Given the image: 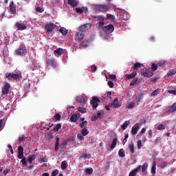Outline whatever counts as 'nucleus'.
<instances>
[{"mask_svg": "<svg viewBox=\"0 0 176 176\" xmlns=\"http://www.w3.org/2000/svg\"><path fill=\"white\" fill-rule=\"evenodd\" d=\"M88 28H91V23H85L84 25H82L81 26H80L78 28V31L80 32H85V31H86V30H87Z\"/></svg>", "mask_w": 176, "mask_h": 176, "instance_id": "obj_6", "label": "nucleus"}, {"mask_svg": "<svg viewBox=\"0 0 176 176\" xmlns=\"http://www.w3.org/2000/svg\"><path fill=\"white\" fill-rule=\"evenodd\" d=\"M35 158H36L35 155H31L29 156L28 162H29L30 164H32V162H34V160H35Z\"/></svg>", "mask_w": 176, "mask_h": 176, "instance_id": "obj_34", "label": "nucleus"}, {"mask_svg": "<svg viewBox=\"0 0 176 176\" xmlns=\"http://www.w3.org/2000/svg\"><path fill=\"white\" fill-rule=\"evenodd\" d=\"M82 159H90V157H89V154L83 153L80 156V160H82Z\"/></svg>", "mask_w": 176, "mask_h": 176, "instance_id": "obj_40", "label": "nucleus"}, {"mask_svg": "<svg viewBox=\"0 0 176 176\" xmlns=\"http://www.w3.org/2000/svg\"><path fill=\"white\" fill-rule=\"evenodd\" d=\"M157 64L156 63H153L151 65V70L154 72L155 71H156V69H157Z\"/></svg>", "mask_w": 176, "mask_h": 176, "instance_id": "obj_51", "label": "nucleus"}, {"mask_svg": "<svg viewBox=\"0 0 176 176\" xmlns=\"http://www.w3.org/2000/svg\"><path fill=\"white\" fill-rule=\"evenodd\" d=\"M47 65L48 67H52V68H57V66L58 64L56 61V59L54 58H48L46 59Z\"/></svg>", "mask_w": 176, "mask_h": 176, "instance_id": "obj_2", "label": "nucleus"}, {"mask_svg": "<svg viewBox=\"0 0 176 176\" xmlns=\"http://www.w3.org/2000/svg\"><path fill=\"white\" fill-rule=\"evenodd\" d=\"M85 172L87 173V174H89L90 175L93 174V168H88L86 169Z\"/></svg>", "mask_w": 176, "mask_h": 176, "instance_id": "obj_57", "label": "nucleus"}, {"mask_svg": "<svg viewBox=\"0 0 176 176\" xmlns=\"http://www.w3.org/2000/svg\"><path fill=\"white\" fill-rule=\"evenodd\" d=\"M168 164V163L167 162H162L160 164V167L161 168H164V167H166Z\"/></svg>", "mask_w": 176, "mask_h": 176, "instance_id": "obj_56", "label": "nucleus"}, {"mask_svg": "<svg viewBox=\"0 0 176 176\" xmlns=\"http://www.w3.org/2000/svg\"><path fill=\"white\" fill-rule=\"evenodd\" d=\"M61 129V124H60V123H58V124H57L55 126H54V131H55V132H57V131H58V130H60Z\"/></svg>", "mask_w": 176, "mask_h": 176, "instance_id": "obj_48", "label": "nucleus"}, {"mask_svg": "<svg viewBox=\"0 0 176 176\" xmlns=\"http://www.w3.org/2000/svg\"><path fill=\"white\" fill-rule=\"evenodd\" d=\"M15 27L19 31H23V30H27V26L24 23H21L20 22H16L15 23Z\"/></svg>", "mask_w": 176, "mask_h": 176, "instance_id": "obj_12", "label": "nucleus"}, {"mask_svg": "<svg viewBox=\"0 0 176 176\" xmlns=\"http://www.w3.org/2000/svg\"><path fill=\"white\" fill-rule=\"evenodd\" d=\"M76 101H78L79 104H81L82 105H83V104H86V100L83 96H77Z\"/></svg>", "mask_w": 176, "mask_h": 176, "instance_id": "obj_23", "label": "nucleus"}, {"mask_svg": "<svg viewBox=\"0 0 176 176\" xmlns=\"http://www.w3.org/2000/svg\"><path fill=\"white\" fill-rule=\"evenodd\" d=\"M96 9L99 12H108L109 7L107 5L98 4L96 6Z\"/></svg>", "mask_w": 176, "mask_h": 176, "instance_id": "obj_5", "label": "nucleus"}, {"mask_svg": "<svg viewBox=\"0 0 176 176\" xmlns=\"http://www.w3.org/2000/svg\"><path fill=\"white\" fill-rule=\"evenodd\" d=\"M148 166H149V164H148V162H145L142 164V166H141L142 173H145V170L148 169Z\"/></svg>", "mask_w": 176, "mask_h": 176, "instance_id": "obj_31", "label": "nucleus"}, {"mask_svg": "<svg viewBox=\"0 0 176 176\" xmlns=\"http://www.w3.org/2000/svg\"><path fill=\"white\" fill-rule=\"evenodd\" d=\"M109 78H110V79H111V80L116 81V75H115V74H110L109 75Z\"/></svg>", "mask_w": 176, "mask_h": 176, "instance_id": "obj_63", "label": "nucleus"}, {"mask_svg": "<svg viewBox=\"0 0 176 176\" xmlns=\"http://www.w3.org/2000/svg\"><path fill=\"white\" fill-rule=\"evenodd\" d=\"M114 30H115V28L113 27V25H111V24L102 27V31L106 32V34H112Z\"/></svg>", "mask_w": 176, "mask_h": 176, "instance_id": "obj_4", "label": "nucleus"}, {"mask_svg": "<svg viewBox=\"0 0 176 176\" xmlns=\"http://www.w3.org/2000/svg\"><path fill=\"white\" fill-rule=\"evenodd\" d=\"M18 159H23L24 158V148H23V146H19L18 147Z\"/></svg>", "mask_w": 176, "mask_h": 176, "instance_id": "obj_11", "label": "nucleus"}, {"mask_svg": "<svg viewBox=\"0 0 176 176\" xmlns=\"http://www.w3.org/2000/svg\"><path fill=\"white\" fill-rule=\"evenodd\" d=\"M129 126H130V121L126 120L121 125V128L122 130H126Z\"/></svg>", "mask_w": 176, "mask_h": 176, "instance_id": "obj_26", "label": "nucleus"}, {"mask_svg": "<svg viewBox=\"0 0 176 176\" xmlns=\"http://www.w3.org/2000/svg\"><path fill=\"white\" fill-rule=\"evenodd\" d=\"M128 149L129 150L130 153L131 155H134V144L131 143L128 146Z\"/></svg>", "mask_w": 176, "mask_h": 176, "instance_id": "obj_30", "label": "nucleus"}, {"mask_svg": "<svg viewBox=\"0 0 176 176\" xmlns=\"http://www.w3.org/2000/svg\"><path fill=\"white\" fill-rule=\"evenodd\" d=\"M78 111L81 113H86L87 112V111L86 110V108L85 107H78Z\"/></svg>", "mask_w": 176, "mask_h": 176, "instance_id": "obj_49", "label": "nucleus"}, {"mask_svg": "<svg viewBox=\"0 0 176 176\" xmlns=\"http://www.w3.org/2000/svg\"><path fill=\"white\" fill-rule=\"evenodd\" d=\"M135 107V103L131 102L126 104V109H132V108H134Z\"/></svg>", "mask_w": 176, "mask_h": 176, "instance_id": "obj_47", "label": "nucleus"}, {"mask_svg": "<svg viewBox=\"0 0 176 176\" xmlns=\"http://www.w3.org/2000/svg\"><path fill=\"white\" fill-rule=\"evenodd\" d=\"M138 130H140V124H136L131 129L132 134H133V135H136L138 133Z\"/></svg>", "mask_w": 176, "mask_h": 176, "instance_id": "obj_15", "label": "nucleus"}, {"mask_svg": "<svg viewBox=\"0 0 176 176\" xmlns=\"http://www.w3.org/2000/svg\"><path fill=\"white\" fill-rule=\"evenodd\" d=\"M25 47L20 46L18 50H16V54L18 56H24L25 54Z\"/></svg>", "mask_w": 176, "mask_h": 176, "instance_id": "obj_10", "label": "nucleus"}, {"mask_svg": "<svg viewBox=\"0 0 176 176\" xmlns=\"http://www.w3.org/2000/svg\"><path fill=\"white\" fill-rule=\"evenodd\" d=\"M141 170V165L138 166L136 168L133 169L130 173L129 176H135L137 175V173L140 171Z\"/></svg>", "mask_w": 176, "mask_h": 176, "instance_id": "obj_22", "label": "nucleus"}, {"mask_svg": "<svg viewBox=\"0 0 176 176\" xmlns=\"http://www.w3.org/2000/svg\"><path fill=\"white\" fill-rule=\"evenodd\" d=\"M142 148V142L141 140L138 141V149Z\"/></svg>", "mask_w": 176, "mask_h": 176, "instance_id": "obj_62", "label": "nucleus"}, {"mask_svg": "<svg viewBox=\"0 0 176 176\" xmlns=\"http://www.w3.org/2000/svg\"><path fill=\"white\" fill-rule=\"evenodd\" d=\"M118 155L120 156V157H124L126 156V154L124 153V150L123 148L119 150Z\"/></svg>", "mask_w": 176, "mask_h": 176, "instance_id": "obj_37", "label": "nucleus"}, {"mask_svg": "<svg viewBox=\"0 0 176 176\" xmlns=\"http://www.w3.org/2000/svg\"><path fill=\"white\" fill-rule=\"evenodd\" d=\"M176 70L174 69H172L169 71V72L167 73L168 76H173V75H175Z\"/></svg>", "mask_w": 176, "mask_h": 176, "instance_id": "obj_42", "label": "nucleus"}, {"mask_svg": "<svg viewBox=\"0 0 176 176\" xmlns=\"http://www.w3.org/2000/svg\"><path fill=\"white\" fill-rule=\"evenodd\" d=\"M116 142H118V138H113L112 143L110 146V149H113L116 146Z\"/></svg>", "mask_w": 176, "mask_h": 176, "instance_id": "obj_33", "label": "nucleus"}, {"mask_svg": "<svg viewBox=\"0 0 176 176\" xmlns=\"http://www.w3.org/2000/svg\"><path fill=\"white\" fill-rule=\"evenodd\" d=\"M36 12H38V13H43V9L41 7H37L35 8Z\"/></svg>", "mask_w": 176, "mask_h": 176, "instance_id": "obj_60", "label": "nucleus"}, {"mask_svg": "<svg viewBox=\"0 0 176 176\" xmlns=\"http://www.w3.org/2000/svg\"><path fill=\"white\" fill-rule=\"evenodd\" d=\"M67 167H68V164H67V161L66 160L63 161L61 162V168H62V170H65V168H67Z\"/></svg>", "mask_w": 176, "mask_h": 176, "instance_id": "obj_35", "label": "nucleus"}, {"mask_svg": "<svg viewBox=\"0 0 176 176\" xmlns=\"http://www.w3.org/2000/svg\"><path fill=\"white\" fill-rule=\"evenodd\" d=\"M9 8L10 13H12V14H16V6H14V2L10 1Z\"/></svg>", "mask_w": 176, "mask_h": 176, "instance_id": "obj_13", "label": "nucleus"}, {"mask_svg": "<svg viewBox=\"0 0 176 176\" xmlns=\"http://www.w3.org/2000/svg\"><path fill=\"white\" fill-rule=\"evenodd\" d=\"M143 65L144 64L140 63H133L131 71H135L136 69H138V68H141Z\"/></svg>", "mask_w": 176, "mask_h": 176, "instance_id": "obj_17", "label": "nucleus"}, {"mask_svg": "<svg viewBox=\"0 0 176 176\" xmlns=\"http://www.w3.org/2000/svg\"><path fill=\"white\" fill-rule=\"evenodd\" d=\"M21 163H22V166L23 167H27V166H28V164H27V158L25 157L21 159Z\"/></svg>", "mask_w": 176, "mask_h": 176, "instance_id": "obj_38", "label": "nucleus"}, {"mask_svg": "<svg viewBox=\"0 0 176 176\" xmlns=\"http://www.w3.org/2000/svg\"><path fill=\"white\" fill-rule=\"evenodd\" d=\"M135 76H137V71H135L134 72H132L130 74H125L124 78H125V79L129 80L130 79H133V78H135Z\"/></svg>", "mask_w": 176, "mask_h": 176, "instance_id": "obj_14", "label": "nucleus"}, {"mask_svg": "<svg viewBox=\"0 0 176 176\" xmlns=\"http://www.w3.org/2000/svg\"><path fill=\"white\" fill-rule=\"evenodd\" d=\"M104 21H100L97 23L98 25V28H102V27H104L105 22H104Z\"/></svg>", "mask_w": 176, "mask_h": 176, "instance_id": "obj_45", "label": "nucleus"}, {"mask_svg": "<svg viewBox=\"0 0 176 176\" xmlns=\"http://www.w3.org/2000/svg\"><path fill=\"white\" fill-rule=\"evenodd\" d=\"M157 130H166V126L163 124H160L157 126Z\"/></svg>", "mask_w": 176, "mask_h": 176, "instance_id": "obj_53", "label": "nucleus"}, {"mask_svg": "<svg viewBox=\"0 0 176 176\" xmlns=\"http://www.w3.org/2000/svg\"><path fill=\"white\" fill-rule=\"evenodd\" d=\"M54 118L56 122H60V120H61V115H60V113H55V115L54 116Z\"/></svg>", "mask_w": 176, "mask_h": 176, "instance_id": "obj_39", "label": "nucleus"}, {"mask_svg": "<svg viewBox=\"0 0 176 176\" xmlns=\"http://www.w3.org/2000/svg\"><path fill=\"white\" fill-rule=\"evenodd\" d=\"M113 108L117 109V108H120V107H122V104H120V102H119V100L118 99V98H116L113 100Z\"/></svg>", "mask_w": 176, "mask_h": 176, "instance_id": "obj_19", "label": "nucleus"}, {"mask_svg": "<svg viewBox=\"0 0 176 176\" xmlns=\"http://www.w3.org/2000/svg\"><path fill=\"white\" fill-rule=\"evenodd\" d=\"M54 54L56 57H58L59 56L64 54V50H63V48H58L54 52Z\"/></svg>", "mask_w": 176, "mask_h": 176, "instance_id": "obj_21", "label": "nucleus"}, {"mask_svg": "<svg viewBox=\"0 0 176 176\" xmlns=\"http://www.w3.org/2000/svg\"><path fill=\"white\" fill-rule=\"evenodd\" d=\"M97 119H98V117L97 116V115H93L91 118V122H96Z\"/></svg>", "mask_w": 176, "mask_h": 176, "instance_id": "obj_61", "label": "nucleus"}, {"mask_svg": "<svg viewBox=\"0 0 176 176\" xmlns=\"http://www.w3.org/2000/svg\"><path fill=\"white\" fill-rule=\"evenodd\" d=\"M81 134H82V135H87V134H89V130L87 129V127H85L82 131H81Z\"/></svg>", "mask_w": 176, "mask_h": 176, "instance_id": "obj_44", "label": "nucleus"}, {"mask_svg": "<svg viewBox=\"0 0 176 176\" xmlns=\"http://www.w3.org/2000/svg\"><path fill=\"white\" fill-rule=\"evenodd\" d=\"M166 61H164V60H160L157 63V65L158 67H162V65H164Z\"/></svg>", "mask_w": 176, "mask_h": 176, "instance_id": "obj_59", "label": "nucleus"}, {"mask_svg": "<svg viewBox=\"0 0 176 176\" xmlns=\"http://www.w3.org/2000/svg\"><path fill=\"white\" fill-rule=\"evenodd\" d=\"M160 94V89H155L153 92L151 93V96L155 97V96H157V94Z\"/></svg>", "mask_w": 176, "mask_h": 176, "instance_id": "obj_43", "label": "nucleus"}, {"mask_svg": "<svg viewBox=\"0 0 176 176\" xmlns=\"http://www.w3.org/2000/svg\"><path fill=\"white\" fill-rule=\"evenodd\" d=\"M5 78H6V79H8V80H19V79H21V75L16 74L14 73H6Z\"/></svg>", "mask_w": 176, "mask_h": 176, "instance_id": "obj_1", "label": "nucleus"}, {"mask_svg": "<svg viewBox=\"0 0 176 176\" xmlns=\"http://www.w3.org/2000/svg\"><path fill=\"white\" fill-rule=\"evenodd\" d=\"M25 140V136L24 135H22L21 137L18 139V142H23V141Z\"/></svg>", "mask_w": 176, "mask_h": 176, "instance_id": "obj_55", "label": "nucleus"}, {"mask_svg": "<svg viewBox=\"0 0 176 176\" xmlns=\"http://www.w3.org/2000/svg\"><path fill=\"white\" fill-rule=\"evenodd\" d=\"M67 3H68V5L72 6V8H76V6H78V5H79V1H78L76 0H68Z\"/></svg>", "mask_w": 176, "mask_h": 176, "instance_id": "obj_16", "label": "nucleus"}, {"mask_svg": "<svg viewBox=\"0 0 176 176\" xmlns=\"http://www.w3.org/2000/svg\"><path fill=\"white\" fill-rule=\"evenodd\" d=\"M92 17L94 19L95 21H105V18H104L102 15H94Z\"/></svg>", "mask_w": 176, "mask_h": 176, "instance_id": "obj_18", "label": "nucleus"}, {"mask_svg": "<svg viewBox=\"0 0 176 176\" xmlns=\"http://www.w3.org/2000/svg\"><path fill=\"white\" fill-rule=\"evenodd\" d=\"M30 69H31L32 71H35V69H38V66H36V64L32 63V64L30 65Z\"/></svg>", "mask_w": 176, "mask_h": 176, "instance_id": "obj_52", "label": "nucleus"}, {"mask_svg": "<svg viewBox=\"0 0 176 176\" xmlns=\"http://www.w3.org/2000/svg\"><path fill=\"white\" fill-rule=\"evenodd\" d=\"M56 144H55V151H58V148L60 146V137L58 135L56 136Z\"/></svg>", "mask_w": 176, "mask_h": 176, "instance_id": "obj_25", "label": "nucleus"}, {"mask_svg": "<svg viewBox=\"0 0 176 176\" xmlns=\"http://www.w3.org/2000/svg\"><path fill=\"white\" fill-rule=\"evenodd\" d=\"M76 13H87V7H82L76 8Z\"/></svg>", "mask_w": 176, "mask_h": 176, "instance_id": "obj_20", "label": "nucleus"}, {"mask_svg": "<svg viewBox=\"0 0 176 176\" xmlns=\"http://www.w3.org/2000/svg\"><path fill=\"white\" fill-rule=\"evenodd\" d=\"M85 37V34L82 32H78L76 36L77 41H81Z\"/></svg>", "mask_w": 176, "mask_h": 176, "instance_id": "obj_24", "label": "nucleus"}, {"mask_svg": "<svg viewBox=\"0 0 176 176\" xmlns=\"http://www.w3.org/2000/svg\"><path fill=\"white\" fill-rule=\"evenodd\" d=\"M89 41H84L82 43L81 46L82 47H87V46H89Z\"/></svg>", "mask_w": 176, "mask_h": 176, "instance_id": "obj_50", "label": "nucleus"}, {"mask_svg": "<svg viewBox=\"0 0 176 176\" xmlns=\"http://www.w3.org/2000/svg\"><path fill=\"white\" fill-rule=\"evenodd\" d=\"M137 82H138V78L135 77L130 82V86H135V85H137Z\"/></svg>", "mask_w": 176, "mask_h": 176, "instance_id": "obj_41", "label": "nucleus"}, {"mask_svg": "<svg viewBox=\"0 0 176 176\" xmlns=\"http://www.w3.org/2000/svg\"><path fill=\"white\" fill-rule=\"evenodd\" d=\"M58 175V170H57V169L52 171V176H57Z\"/></svg>", "mask_w": 176, "mask_h": 176, "instance_id": "obj_64", "label": "nucleus"}, {"mask_svg": "<svg viewBox=\"0 0 176 176\" xmlns=\"http://www.w3.org/2000/svg\"><path fill=\"white\" fill-rule=\"evenodd\" d=\"M142 76H144V78H151L153 76L154 73L149 70H144L141 73Z\"/></svg>", "mask_w": 176, "mask_h": 176, "instance_id": "obj_8", "label": "nucleus"}, {"mask_svg": "<svg viewBox=\"0 0 176 176\" xmlns=\"http://www.w3.org/2000/svg\"><path fill=\"white\" fill-rule=\"evenodd\" d=\"M79 127L80 129H83V127H87V121H84V122H82L81 123L79 124Z\"/></svg>", "mask_w": 176, "mask_h": 176, "instance_id": "obj_46", "label": "nucleus"}, {"mask_svg": "<svg viewBox=\"0 0 176 176\" xmlns=\"http://www.w3.org/2000/svg\"><path fill=\"white\" fill-rule=\"evenodd\" d=\"M151 174H156V162L155 161L153 162V166L151 167Z\"/></svg>", "mask_w": 176, "mask_h": 176, "instance_id": "obj_32", "label": "nucleus"}, {"mask_svg": "<svg viewBox=\"0 0 176 176\" xmlns=\"http://www.w3.org/2000/svg\"><path fill=\"white\" fill-rule=\"evenodd\" d=\"M107 18L109 19V20H115V16L112 15V14H107Z\"/></svg>", "mask_w": 176, "mask_h": 176, "instance_id": "obj_58", "label": "nucleus"}, {"mask_svg": "<svg viewBox=\"0 0 176 176\" xmlns=\"http://www.w3.org/2000/svg\"><path fill=\"white\" fill-rule=\"evenodd\" d=\"M114 25L116 27H122V25H124V23L122 21L118 20V22L114 23Z\"/></svg>", "mask_w": 176, "mask_h": 176, "instance_id": "obj_36", "label": "nucleus"}, {"mask_svg": "<svg viewBox=\"0 0 176 176\" xmlns=\"http://www.w3.org/2000/svg\"><path fill=\"white\" fill-rule=\"evenodd\" d=\"M78 119H79V116H78V115H72L70 118V122H74L75 123L78 122Z\"/></svg>", "mask_w": 176, "mask_h": 176, "instance_id": "obj_27", "label": "nucleus"}, {"mask_svg": "<svg viewBox=\"0 0 176 176\" xmlns=\"http://www.w3.org/2000/svg\"><path fill=\"white\" fill-rule=\"evenodd\" d=\"M59 31L63 36H65L68 34V30L65 28H60Z\"/></svg>", "mask_w": 176, "mask_h": 176, "instance_id": "obj_28", "label": "nucleus"}, {"mask_svg": "<svg viewBox=\"0 0 176 176\" xmlns=\"http://www.w3.org/2000/svg\"><path fill=\"white\" fill-rule=\"evenodd\" d=\"M176 111V102L174 103L168 110V112H170V113H173V112H175Z\"/></svg>", "mask_w": 176, "mask_h": 176, "instance_id": "obj_29", "label": "nucleus"}, {"mask_svg": "<svg viewBox=\"0 0 176 176\" xmlns=\"http://www.w3.org/2000/svg\"><path fill=\"white\" fill-rule=\"evenodd\" d=\"M98 102H101V100L97 96H93L92 100L90 102V104L93 109H96L98 107Z\"/></svg>", "mask_w": 176, "mask_h": 176, "instance_id": "obj_3", "label": "nucleus"}, {"mask_svg": "<svg viewBox=\"0 0 176 176\" xmlns=\"http://www.w3.org/2000/svg\"><path fill=\"white\" fill-rule=\"evenodd\" d=\"M45 28L47 31V32H52L54 28H56V25L50 23H47L45 25Z\"/></svg>", "mask_w": 176, "mask_h": 176, "instance_id": "obj_9", "label": "nucleus"}, {"mask_svg": "<svg viewBox=\"0 0 176 176\" xmlns=\"http://www.w3.org/2000/svg\"><path fill=\"white\" fill-rule=\"evenodd\" d=\"M85 137H86V136L83 135V134H82V133L77 135V138H78V140H80V141H83V140H85Z\"/></svg>", "mask_w": 176, "mask_h": 176, "instance_id": "obj_54", "label": "nucleus"}, {"mask_svg": "<svg viewBox=\"0 0 176 176\" xmlns=\"http://www.w3.org/2000/svg\"><path fill=\"white\" fill-rule=\"evenodd\" d=\"M10 89V84L6 82L4 86L2 87V94L6 96V94H9V89Z\"/></svg>", "mask_w": 176, "mask_h": 176, "instance_id": "obj_7", "label": "nucleus"}]
</instances>
